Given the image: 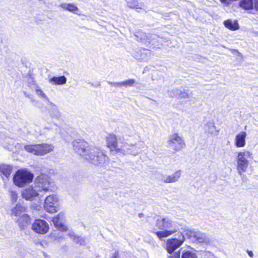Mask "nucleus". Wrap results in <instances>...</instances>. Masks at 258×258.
Returning a JSON list of instances; mask_svg holds the SVG:
<instances>
[{"label":"nucleus","mask_w":258,"mask_h":258,"mask_svg":"<svg viewBox=\"0 0 258 258\" xmlns=\"http://www.w3.org/2000/svg\"><path fill=\"white\" fill-rule=\"evenodd\" d=\"M206 132L211 135L216 136L220 130L218 129L213 121H209L205 125Z\"/></svg>","instance_id":"nucleus-20"},{"label":"nucleus","mask_w":258,"mask_h":258,"mask_svg":"<svg viewBox=\"0 0 258 258\" xmlns=\"http://www.w3.org/2000/svg\"><path fill=\"white\" fill-rule=\"evenodd\" d=\"M36 94L38 96L40 97H42L46 100H48V98L47 96L45 94L44 92L41 90L39 87H37L36 89Z\"/></svg>","instance_id":"nucleus-35"},{"label":"nucleus","mask_w":258,"mask_h":258,"mask_svg":"<svg viewBox=\"0 0 258 258\" xmlns=\"http://www.w3.org/2000/svg\"><path fill=\"white\" fill-rule=\"evenodd\" d=\"M107 83L110 85L114 86L115 87H121V82H112L110 81H108Z\"/></svg>","instance_id":"nucleus-36"},{"label":"nucleus","mask_w":258,"mask_h":258,"mask_svg":"<svg viewBox=\"0 0 258 258\" xmlns=\"http://www.w3.org/2000/svg\"><path fill=\"white\" fill-rule=\"evenodd\" d=\"M251 154L249 151L240 152L238 153L237 162V170L240 175L245 172L248 165V159L251 158Z\"/></svg>","instance_id":"nucleus-7"},{"label":"nucleus","mask_w":258,"mask_h":258,"mask_svg":"<svg viewBox=\"0 0 258 258\" xmlns=\"http://www.w3.org/2000/svg\"><path fill=\"white\" fill-rule=\"evenodd\" d=\"M48 82L53 85H61L66 83L67 78L64 76L53 77L49 79Z\"/></svg>","instance_id":"nucleus-22"},{"label":"nucleus","mask_w":258,"mask_h":258,"mask_svg":"<svg viewBox=\"0 0 258 258\" xmlns=\"http://www.w3.org/2000/svg\"><path fill=\"white\" fill-rule=\"evenodd\" d=\"M68 234L72 239H73L75 243L81 245H84L86 244L85 239L81 236H76L74 232H69Z\"/></svg>","instance_id":"nucleus-24"},{"label":"nucleus","mask_w":258,"mask_h":258,"mask_svg":"<svg viewBox=\"0 0 258 258\" xmlns=\"http://www.w3.org/2000/svg\"><path fill=\"white\" fill-rule=\"evenodd\" d=\"M156 226L162 231L155 232L157 236L160 239L167 237L179 229L180 225L173 221L168 217L158 219L156 222Z\"/></svg>","instance_id":"nucleus-3"},{"label":"nucleus","mask_w":258,"mask_h":258,"mask_svg":"<svg viewBox=\"0 0 258 258\" xmlns=\"http://www.w3.org/2000/svg\"><path fill=\"white\" fill-rule=\"evenodd\" d=\"M25 94L26 95V96L27 97H28V98H31V97H30V95H27V94H26V93H25Z\"/></svg>","instance_id":"nucleus-43"},{"label":"nucleus","mask_w":258,"mask_h":258,"mask_svg":"<svg viewBox=\"0 0 258 258\" xmlns=\"http://www.w3.org/2000/svg\"><path fill=\"white\" fill-rule=\"evenodd\" d=\"M100 86V84L98 83L95 86V87H99Z\"/></svg>","instance_id":"nucleus-41"},{"label":"nucleus","mask_w":258,"mask_h":258,"mask_svg":"<svg viewBox=\"0 0 258 258\" xmlns=\"http://www.w3.org/2000/svg\"><path fill=\"white\" fill-rule=\"evenodd\" d=\"M181 171L177 170L170 175L163 176L162 180L165 183H172L178 181L181 176Z\"/></svg>","instance_id":"nucleus-18"},{"label":"nucleus","mask_w":258,"mask_h":258,"mask_svg":"<svg viewBox=\"0 0 258 258\" xmlns=\"http://www.w3.org/2000/svg\"><path fill=\"white\" fill-rule=\"evenodd\" d=\"M57 196L55 195H51L47 196L45 199L44 207L45 210L49 213H53L58 210Z\"/></svg>","instance_id":"nucleus-11"},{"label":"nucleus","mask_w":258,"mask_h":258,"mask_svg":"<svg viewBox=\"0 0 258 258\" xmlns=\"http://www.w3.org/2000/svg\"><path fill=\"white\" fill-rule=\"evenodd\" d=\"M50 108L51 110L50 112V116L55 118H59L60 116V113L58 110L57 107L52 103L49 104Z\"/></svg>","instance_id":"nucleus-27"},{"label":"nucleus","mask_w":258,"mask_h":258,"mask_svg":"<svg viewBox=\"0 0 258 258\" xmlns=\"http://www.w3.org/2000/svg\"><path fill=\"white\" fill-rule=\"evenodd\" d=\"M185 234H182L179 239H169L166 242V249L168 253H172L175 249L179 247L185 240Z\"/></svg>","instance_id":"nucleus-12"},{"label":"nucleus","mask_w":258,"mask_h":258,"mask_svg":"<svg viewBox=\"0 0 258 258\" xmlns=\"http://www.w3.org/2000/svg\"><path fill=\"white\" fill-rule=\"evenodd\" d=\"M247 254H248V255L251 257H253V252L252 251H250V250H247Z\"/></svg>","instance_id":"nucleus-38"},{"label":"nucleus","mask_w":258,"mask_h":258,"mask_svg":"<svg viewBox=\"0 0 258 258\" xmlns=\"http://www.w3.org/2000/svg\"><path fill=\"white\" fill-rule=\"evenodd\" d=\"M190 94L187 93L186 90L183 89L182 90H179L178 98H189Z\"/></svg>","instance_id":"nucleus-31"},{"label":"nucleus","mask_w":258,"mask_h":258,"mask_svg":"<svg viewBox=\"0 0 258 258\" xmlns=\"http://www.w3.org/2000/svg\"><path fill=\"white\" fill-rule=\"evenodd\" d=\"M127 6L132 9H142L144 7V4L142 3H139L136 0H131L127 2Z\"/></svg>","instance_id":"nucleus-28"},{"label":"nucleus","mask_w":258,"mask_h":258,"mask_svg":"<svg viewBox=\"0 0 258 258\" xmlns=\"http://www.w3.org/2000/svg\"><path fill=\"white\" fill-rule=\"evenodd\" d=\"M10 196L11 198L12 202L15 203L17 201L18 199V194L16 191L14 190L12 188L9 189Z\"/></svg>","instance_id":"nucleus-32"},{"label":"nucleus","mask_w":258,"mask_h":258,"mask_svg":"<svg viewBox=\"0 0 258 258\" xmlns=\"http://www.w3.org/2000/svg\"><path fill=\"white\" fill-rule=\"evenodd\" d=\"M181 258H197V255L192 251L183 250L182 252Z\"/></svg>","instance_id":"nucleus-30"},{"label":"nucleus","mask_w":258,"mask_h":258,"mask_svg":"<svg viewBox=\"0 0 258 258\" xmlns=\"http://www.w3.org/2000/svg\"><path fill=\"white\" fill-rule=\"evenodd\" d=\"M118 257V252L117 251H115L114 253L113 254L112 256L110 258H117Z\"/></svg>","instance_id":"nucleus-39"},{"label":"nucleus","mask_w":258,"mask_h":258,"mask_svg":"<svg viewBox=\"0 0 258 258\" xmlns=\"http://www.w3.org/2000/svg\"><path fill=\"white\" fill-rule=\"evenodd\" d=\"M254 8L255 10L258 11V1L255 3Z\"/></svg>","instance_id":"nucleus-40"},{"label":"nucleus","mask_w":258,"mask_h":258,"mask_svg":"<svg viewBox=\"0 0 258 258\" xmlns=\"http://www.w3.org/2000/svg\"><path fill=\"white\" fill-rule=\"evenodd\" d=\"M144 147V143L142 142H138L135 144H129L124 142L122 148L123 150L120 154L122 155L129 154L133 156H137L141 152V150Z\"/></svg>","instance_id":"nucleus-8"},{"label":"nucleus","mask_w":258,"mask_h":258,"mask_svg":"<svg viewBox=\"0 0 258 258\" xmlns=\"http://www.w3.org/2000/svg\"><path fill=\"white\" fill-rule=\"evenodd\" d=\"M52 190L50 188V182L49 177L46 174H41L35 180L34 187L29 186L22 192V197L26 200H33L34 198L40 195V192H47Z\"/></svg>","instance_id":"nucleus-2"},{"label":"nucleus","mask_w":258,"mask_h":258,"mask_svg":"<svg viewBox=\"0 0 258 258\" xmlns=\"http://www.w3.org/2000/svg\"><path fill=\"white\" fill-rule=\"evenodd\" d=\"M180 253L175 252L172 255H170L168 258H180Z\"/></svg>","instance_id":"nucleus-37"},{"label":"nucleus","mask_w":258,"mask_h":258,"mask_svg":"<svg viewBox=\"0 0 258 258\" xmlns=\"http://www.w3.org/2000/svg\"><path fill=\"white\" fill-rule=\"evenodd\" d=\"M26 208L24 206L17 204L15 207L13 208L11 210V215L12 217H20L24 214Z\"/></svg>","instance_id":"nucleus-21"},{"label":"nucleus","mask_w":258,"mask_h":258,"mask_svg":"<svg viewBox=\"0 0 258 258\" xmlns=\"http://www.w3.org/2000/svg\"><path fill=\"white\" fill-rule=\"evenodd\" d=\"M64 218L63 213H59L52 219V222L55 227L60 231L64 232L68 229L67 227L63 223Z\"/></svg>","instance_id":"nucleus-14"},{"label":"nucleus","mask_w":258,"mask_h":258,"mask_svg":"<svg viewBox=\"0 0 258 258\" xmlns=\"http://www.w3.org/2000/svg\"><path fill=\"white\" fill-rule=\"evenodd\" d=\"M33 179V175L26 169L18 170L13 177L14 183L19 187H22L31 182Z\"/></svg>","instance_id":"nucleus-5"},{"label":"nucleus","mask_w":258,"mask_h":258,"mask_svg":"<svg viewBox=\"0 0 258 258\" xmlns=\"http://www.w3.org/2000/svg\"><path fill=\"white\" fill-rule=\"evenodd\" d=\"M224 25L227 28L235 31L239 29V26L237 20L228 19L224 21Z\"/></svg>","instance_id":"nucleus-23"},{"label":"nucleus","mask_w":258,"mask_h":258,"mask_svg":"<svg viewBox=\"0 0 258 258\" xmlns=\"http://www.w3.org/2000/svg\"><path fill=\"white\" fill-rule=\"evenodd\" d=\"M157 37V35L155 34L149 36L145 33H143V36H141L140 39L141 40L145 41V43L148 42L149 43H152L153 44V41L156 39Z\"/></svg>","instance_id":"nucleus-29"},{"label":"nucleus","mask_w":258,"mask_h":258,"mask_svg":"<svg viewBox=\"0 0 258 258\" xmlns=\"http://www.w3.org/2000/svg\"><path fill=\"white\" fill-rule=\"evenodd\" d=\"M15 220L21 229L27 228L31 223V219L27 214H23Z\"/></svg>","instance_id":"nucleus-15"},{"label":"nucleus","mask_w":258,"mask_h":258,"mask_svg":"<svg viewBox=\"0 0 258 258\" xmlns=\"http://www.w3.org/2000/svg\"><path fill=\"white\" fill-rule=\"evenodd\" d=\"M246 137V133L245 132H241L236 136L235 145L236 147L241 148L245 145Z\"/></svg>","instance_id":"nucleus-17"},{"label":"nucleus","mask_w":258,"mask_h":258,"mask_svg":"<svg viewBox=\"0 0 258 258\" xmlns=\"http://www.w3.org/2000/svg\"><path fill=\"white\" fill-rule=\"evenodd\" d=\"M12 167L8 165H0V171L1 172L2 177L4 182L9 180V177L12 172Z\"/></svg>","instance_id":"nucleus-16"},{"label":"nucleus","mask_w":258,"mask_h":258,"mask_svg":"<svg viewBox=\"0 0 258 258\" xmlns=\"http://www.w3.org/2000/svg\"><path fill=\"white\" fill-rule=\"evenodd\" d=\"M143 215V214H139V217H140V218L142 217Z\"/></svg>","instance_id":"nucleus-42"},{"label":"nucleus","mask_w":258,"mask_h":258,"mask_svg":"<svg viewBox=\"0 0 258 258\" xmlns=\"http://www.w3.org/2000/svg\"><path fill=\"white\" fill-rule=\"evenodd\" d=\"M124 139L121 137L117 138L115 135L110 134L106 138L107 147L113 153L120 154L122 151Z\"/></svg>","instance_id":"nucleus-6"},{"label":"nucleus","mask_w":258,"mask_h":258,"mask_svg":"<svg viewBox=\"0 0 258 258\" xmlns=\"http://www.w3.org/2000/svg\"><path fill=\"white\" fill-rule=\"evenodd\" d=\"M150 53L151 52L149 50L142 49L137 52L135 57L139 60L145 61L149 58Z\"/></svg>","instance_id":"nucleus-19"},{"label":"nucleus","mask_w":258,"mask_h":258,"mask_svg":"<svg viewBox=\"0 0 258 258\" xmlns=\"http://www.w3.org/2000/svg\"><path fill=\"white\" fill-rule=\"evenodd\" d=\"M140 34L139 33H138V35H136V37H138V38H139V35H140Z\"/></svg>","instance_id":"nucleus-44"},{"label":"nucleus","mask_w":258,"mask_h":258,"mask_svg":"<svg viewBox=\"0 0 258 258\" xmlns=\"http://www.w3.org/2000/svg\"><path fill=\"white\" fill-rule=\"evenodd\" d=\"M24 149L26 151L34 155L42 156L52 151L54 146L48 144L28 145H25Z\"/></svg>","instance_id":"nucleus-4"},{"label":"nucleus","mask_w":258,"mask_h":258,"mask_svg":"<svg viewBox=\"0 0 258 258\" xmlns=\"http://www.w3.org/2000/svg\"><path fill=\"white\" fill-rule=\"evenodd\" d=\"M179 94V90L177 89H174L171 90H169L168 92V95L170 97H176L178 98Z\"/></svg>","instance_id":"nucleus-34"},{"label":"nucleus","mask_w":258,"mask_h":258,"mask_svg":"<svg viewBox=\"0 0 258 258\" xmlns=\"http://www.w3.org/2000/svg\"><path fill=\"white\" fill-rule=\"evenodd\" d=\"M73 150L91 164L105 166L109 158L99 148L90 146L88 143L82 139H77L72 142Z\"/></svg>","instance_id":"nucleus-1"},{"label":"nucleus","mask_w":258,"mask_h":258,"mask_svg":"<svg viewBox=\"0 0 258 258\" xmlns=\"http://www.w3.org/2000/svg\"><path fill=\"white\" fill-rule=\"evenodd\" d=\"M135 80L134 79H131L126 80L124 81L121 82V87L122 86H124L125 87H131V86H133V85L135 84Z\"/></svg>","instance_id":"nucleus-33"},{"label":"nucleus","mask_w":258,"mask_h":258,"mask_svg":"<svg viewBox=\"0 0 258 258\" xmlns=\"http://www.w3.org/2000/svg\"><path fill=\"white\" fill-rule=\"evenodd\" d=\"M239 6L244 10H251L253 7V0H241Z\"/></svg>","instance_id":"nucleus-25"},{"label":"nucleus","mask_w":258,"mask_h":258,"mask_svg":"<svg viewBox=\"0 0 258 258\" xmlns=\"http://www.w3.org/2000/svg\"><path fill=\"white\" fill-rule=\"evenodd\" d=\"M168 144L170 147L176 151H181L185 145L183 138L176 133L169 137Z\"/></svg>","instance_id":"nucleus-10"},{"label":"nucleus","mask_w":258,"mask_h":258,"mask_svg":"<svg viewBox=\"0 0 258 258\" xmlns=\"http://www.w3.org/2000/svg\"><path fill=\"white\" fill-rule=\"evenodd\" d=\"M59 7L64 10L73 12L74 14H77V12L78 11V8L72 4L62 3L60 5Z\"/></svg>","instance_id":"nucleus-26"},{"label":"nucleus","mask_w":258,"mask_h":258,"mask_svg":"<svg viewBox=\"0 0 258 258\" xmlns=\"http://www.w3.org/2000/svg\"><path fill=\"white\" fill-rule=\"evenodd\" d=\"M32 230L39 234H45L49 229L48 224L44 220L36 219L32 225Z\"/></svg>","instance_id":"nucleus-13"},{"label":"nucleus","mask_w":258,"mask_h":258,"mask_svg":"<svg viewBox=\"0 0 258 258\" xmlns=\"http://www.w3.org/2000/svg\"><path fill=\"white\" fill-rule=\"evenodd\" d=\"M184 234L191 240L197 242L206 243L210 241L209 237L206 234L199 231L187 230L185 231Z\"/></svg>","instance_id":"nucleus-9"}]
</instances>
